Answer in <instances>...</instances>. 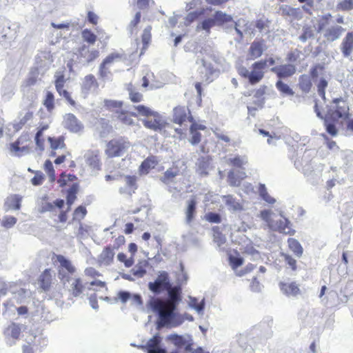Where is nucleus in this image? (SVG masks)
Returning a JSON list of instances; mask_svg holds the SVG:
<instances>
[{
    "instance_id": "nucleus-1",
    "label": "nucleus",
    "mask_w": 353,
    "mask_h": 353,
    "mask_svg": "<svg viewBox=\"0 0 353 353\" xmlns=\"http://www.w3.org/2000/svg\"><path fill=\"white\" fill-rule=\"evenodd\" d=\"M149 290L154 294L163 291L168 292V298L150 300L149 305L152 310L158 316L157 327H175L181 325L184 319L176 310L181 301L180 290L172 288L169 274L165 271H159L153 282H149Z\"/></svg>"
},
{
    "instance_id": "nucleus-2",
    "label": "nucleus",
    "mask_w": 353,
    "mask_h": 353,
    "mask_svg": "<svg viewBox=\"0 0 353 353\" xmlns=\"http://www.w3.org/2000/svg\"><path fill=\"white\" fill-rule=\"evenodd\" d=\"M128 112L135 117L144 116L145 119H142L143 125L155 132H161L167 125L161 115L143 105H133L129 108Z\"/></svg>"
},
{
    "instance_id": "nucleus-3",
    "label": "nucleus",
    "mask_w": 353,
    "mask_h": 353,
    "mask_svg": "<svg viewBox=\"0 0 353 353\" xmlns=\"http://www.w3.org/2000/svg\"><path fill=\"white\" fill-rule=\"evenodd\" d=\"M331 18V14H324L317 23V32L321 33L327 42L339 40L346 30L341 26L334 23Z\"/></svg>"
},
{
    "instance_id": "nucleus-4",
    "label": "nucleus",
    "mask_w": 353,
    "mask_h": 353,
    "mask_svg": "<svg viewBox=\"0 0 353 353\" xmlns=\"http://www.w3.org/2000/svg\"><path fill=\"white\" fill-rule=\"evenodd\" d=\"M130 146V142L124 139H113L108 143L105 152L109 157H121Z\"/></svg>"
},
{
    "instance_id": "nucleus-5",
    "label": "nucleus",
    "mask_w": 353,
    "mask_h": 353,
    "mask_svg": "<svg viewBox=\"0 0 353 353\" xmlns=\"http://www.w3.org/2000/svg\"><path fill=\"white\" fill-rule=\"evenodd\" d=\"M56 260L59 263L58 267V277L60 280H68L76 272V268L72 262L64 256H56Z\"/></svg>"
},
{
    "instance_id": "nucleus-6",
    "label": "nucleus",
    "mask_w": 353,
    "mask_h": 353,
    "mask_svg": "<svg viewBox=\"0 0 353 353\" xmlns=\"http://www.w3.org/2000/svg\"><path fill=\"white\" fill-rule=\"evenodd\" d=\"M281 219L279 221H273L270 224V229L279 232V233L293 236L296 233V230L292 228V223L291 221L284 216L283 211L279 212Z\"/></svg>"
},
{
    "instance_id": "nucleus-7",
    "label": "nucleus",
    "mask_w": 353,
    "mask_h": 353,
    "mask_svg": "<svg viewBox=\"0 0 353 353\" xmlns=\"http://www.w3.org/2000/svg\"><path fill=\"white\" fill-rule=\"evenodd\" d=\"M61 281L64 288L68 289L71 294L76 297L80 296L85 288L80 278L70 276L68 280H61Z\"/></svg>"
},
{
    "instance_id": "nucleus-8",
    "label": "nucleus",
    "mask_w": 353,
    "mask_h": 353,
    "mask_svg": "<svg viewBox=\"0 0 353 353\" xmlns=\"http://www.w3.org/2000/svg\"><path fill=\"white\" fill-rule=\"evenodd\" d=\"M266 65L267 61H256L252 65V70L250 71L248 78L250 84H256L263 78V69L265 68Z\"/></svg>"
},
{
    "instance_id": "nucleus-9",
    "label": "nucleus",
    "mask_w": 353,
    "mask_h": 353,
    "mask_svg": "<svg viewBox=\"0 0 353 353\" xmlns=\"http://www.w3.org/2000/svg\"><path fill=\"white\" fill-rule=\"evenodd\" d=\"M84 159L92 172L97 173L101 170V162L99 150H88L84 154Z\"/></svg>"
},
{
    "instance_id": "nucleus-10",
    "label": "nucleus",
    "mask_w": 353,
    "mask_h": 353,
    "mask_svg": "<svg viewBox=\"0 0 353 353\" xmlns=\"http://www.w3.org/2000/svg\"><path fill=\"white\" fill-rule=\"evenodd\" d=\"M161 338L159 334H156L145 345H141L139 347L145 349L147 353H167L166 350L161 346Z\"/></svg>"
},
{
    "instance_id": "nucleus-11",
    "label": "nucleus",
    "mask_w": 353,
    "mask_h": 353,
    "mask_svg": "<svg viewBox=\"0 0 353 353\" xmlns=\"http://www.w3.org/2000/svg\"><path fill=\"white\" fill-rule=\"evenodd\" d=\"M270 71L276 74L279 80L292 77L296 73V68L294 65L288 63L274 66Z\"/></svg>"
},
{
    "instance_id": "nucleus-12",
    "label": "nucleus",
    "mask_w": 353,
    "mask_h": 353,
    "mask_svg": "<svg viewBox=\"0 0 353 353\" xmlns=\"http://www.w3.org/2000/svg\"><path fill=\"white\" fill-rule=\"evenodd\" d=\"M192 120L193 117L190 114V111L187 108L179 106L173 110V121L175 123L181 125L186 121L192 122Z\"/></svg>"
},
{
    "instance_id": "nucleus-13",
    "label": "nucleus",
    "mask_w": 353,
    "mask_h": 353,
    "mask_svg": "<svg viewBox=\"0 0 353 353\" xmlns=\"http://www.w3.org/2000/svg\"><path fill=\"white\" fill-rule=\"evenodd\" d=\"M63 124L66 129L74 133L79 132L83 128L82 123L71 113L64 116Z\"/></svg>"
},
{
    "instance_id": "nucleus-14",
    "label": "nucleus",
    "mask_w": 353,
    "mask_h": 353,
    "mask_svg": "<svg viewBox=\"0 0 353 353\" xmlns=\"http://www.w3.org/2000/svg\"><path fill=\"white\" fill-rule=\"evenodd\" d=\"M335 111L333 117L337 119H346L349 115V106L347 103L341 98L334 99Z\"/></svg>"
},
{
    "instance_id": "nucleus-15",
    "label": "nucleus",
    "mask_w": 353,
    "mask_h": 353,
    "mask_svg": "<svg viewBox=\"0 0 353 353\" xmlns=\"http://www.w3.org/2000/svg\"><path fill=\"white\" fill-rule=\"evenodd\" d=\"M99 87L98 82L92 74L85 76L82 81L81 90L85 96L94 92Z\"/></svg>"
},
{
    "instance_id": "nucleus-16",
    "label": "nucleus",
    "mask_w": 353,
    "mask_h": 353,
    "mask_svg": "<svg viewBox=\"0 0 353 353\" xmlns=\"http://www.w3.org/2000/svg\"><path fill=\"white\" fill-rule=\"evenodd\" d=\"M122 178L123 179L125 185L119 188V193L121 194H127L132 195L137 189V177L135 176L126 175L122 176Z\"/></svg>"
},
{
    "instance_id": "nucleus-17",
    "label": "nucleus",
    "mask_w": 353,
    "mask_h": 353,
    "mask_svg": "<svg viewBox=\"0 0 353 353\" xmlns=\"http://www.w3.org/2000/svg\"><path fill=\"white\" fill-rule=\"evenodd\" d=\"M201 65L198 68V72L201 75L202 80L205 81H212L211 79L216 71L213 69L212 64L201 59L200 60Z\"/></svg>"
},
{
    "instance_id": "nucleus-18",
    "label": "nucleus",
    "mask_w": 353,
    "mask_h": 353,
    "mask_svg": "<svg viewBox=\"0 0 353 353\" xmlns=\"http://www.w3.org/2000/svg\"><path fill=\"white\" fill-rule=\"evenodd\" d=\"M222 201L231 212H241L243 210V204L231 194L222 196Z\"/></svg>"
},
{
    "instance_id": "nucleus-19",
    "label": "nucleus",
    "mask_w": 353,
    "mask_h": 353,
    "mask_svg": "<svg viewBox=\"0 0 353 353\" xmlns=\"http://www.w3.org/2000/svg\"><path fill=\"white\" fill-rule=\"evenodd\" d=\"M197 201L195 196L192 197L186 201V208L185 209V223L190 225L195 218L196 214Z\"/></svg>"
},
{
    "instance_id": "nucleus-20",
    "label": "nucleus",
    "mask_w": 353,
    "mask_h": 353,
    "mask_svg": "<svg viewBox=\"0 0 353 353\" xmlns=\"http://www.w3.org/2000/svg\"><path fill=\"white\" fill-rule=\"evenodd\" d=\"M23 197L19 194H11L8 196L4 203V210L8 212L9 210H19L21 206Z\"/></svg>"
},
{
    "instance_id": "nucleus-21",
    "label": "nucleus",
    "mask_w": 353,
    "mask_h": 353,
    "mask_svg": "<svg viewBox=\"0 0 353 353\" xmlns=\"http://www.w3.org/2000/svg\"><path fill=\"white\" fill-rule=\"evenodd\" d=\"M212 169L209 157H199L196 163V171L201 176H205Z\"/></svg>"
},
{
    "instance_id": "nucleus-22",
    "label": "nucleus",
    "mask_w": 353,
    "mask_h": 353,
    "mask_svg": "<svg viewBox=\"0 0 353 353\" xmlns=\"http://www.w3.org/2000/svg\"><path fill=\"white\" fill-rule=\"evenodd\" d=\"M190 340V334L179 335L177 334H170L165 338V341L178 349L183 347L184 344L187 343Z\"/></svg>"
},
{
    "instance_id": "nucleus-23",
    "label": "nucleus",
    "mask_w": 353,
    "mask_h": 353,
    "mask_svg": "<svg viewBox=\"0 0 353 353\" xmlns=\"http://www.w3.org/2000/svg\"><path fill=\"white\" fill-rule=\"evenodd\" d=\"M52 280V270L46 269L39 276L38 283L43 291H48Z\"/></svg>"
},
{
    "instance_id": "nucleus-24",
    "label": "nucleus",
    "mask_w": 353,
    "mask_h": 353,
    "mask_svg": "<svg viewBox=\"0 0 353 353\" xmlns=\"http://www.w3.org/2000/svg\"><path fill=\"white\" fill-rule=\"evenodd\" d=\"M341 49L345 57H348L353 50V32H348L343 39Z\"/></svg>"
},
{
    "instance_id": "nucleus-25",
    "label": "nucleus",
    "mask_w": 353,
    "mask_h": 353,
    "mask_svg": "<svg viewBox=\"0 0 353 353\" xmlns=\"http://www.w3.org/2000/svg\"><path fill=\"white\" fill-rule=\"evenodd\" d=\"M265 50L266 48L263 41H254L250 45L249 54L252 59H255L260 57Z\"/></svg>"
},
{
    "instance_id": "nucleus-26",
    "label": "nucleus",
    "mask_w": 353,
    "mask_h": 353,
    "mask_svg": "<svg viewBox=\"0 0 353 353\" xmlns=\"http://www.w3.org/2000/svg\"><path fill=\"white\" fill-rule=\"evenodd\" d=\"M28 140L27 136H21L16 141L13 142L10 145V149L12 151L17 153V156H19L20 154L19 152L21 153H28V148L27 146H21L20 147V145L23 143V141H26Z\"/></svg>"
},
{
    "instance_id": "nucleus-27",
    "label": "nucleus",
    "mask_w": 353,
    "mask_h": 353,
    "mask_svg": "<svg viewBox=\"0 0 353 353\" xmlns=\"http://www.w3.org/2000/svg\"><path fill=\"white\" fill-rule=\"evenodd\" d=\"M281 290L287 296H295L299 294L300 290L295 283H280Z\"/></svg>"
},
{
    "instance_id": "nucleus-28",
    "label": "nucleus",
    "mask_w": 353,
    "mask_h": 353,
    "mask_svg": "<svg viewBox=\"0 0 353 353\" xmlns=\"http://www.w3.org/2000/svg\"><path fill=\"white\" fill-rule=\"evenodd\" d=\"M179 170L177 169L170 168L168 169L163 175L160 177L161 181L166 185H169L175 181V178L179 175Z\"/></svg>"
},
{
    "instance_id": "nucleus-29",
    "label": "nucleus",
    "mask_w": 353,
    "mask_h": 353,
    "mask_svg": "<svg viewBox=\"0 0 353 353\" xmlns=\"http://www.w3.org/2000/svg\"><path fill=\"white\" fill-rule=\"evenodd\" d=\"M275 86L282 97H292L294 94L293 90L282 80H278Z\"/></svg>"
},
{
    "instance_id": "nucleus-30",
    "label": "nucleus",
    "mask_w": 353,
    "mask_h": 353,
    "mask_svg": "<svg viewBox=\"0 0 353 353\" xmlns=\"http://www.w3.org/2000/svg\"><path fill=\"white\" fill-rule=\"evenodd\" d=\"M288 244L290 250L294 252L296 257L300 258L303 253V248L301 243L295 239L289 238Z\"/></svg>"
},
{
    "instance_id": "nucleus-31",
    "label": "nucleus",
    "mask_w": 353,
    "mask_h": 353,
    "mask_svg": "<svg viewBox=\"0 0 353 353\" xmlns=\"http://www.w3.org/2000/svg\"><path fill=\"white\" fill-rule=\"evenodd\" d=\"M340 292L343 294V296L340 298L339 301L344 303H347L350 298L353 296V282H347L345 287L341 289Z\"/></svg>"
},
{
    "instance_id": "nucleus-32",
    "label": "nucleus",
    "mask_w": 353,
    "mask_h": 353,
    "mask_svg": "<svg viewBox=\"0 0 353 353\" xmlns=\"http://www.w3.org/2000/svg\"><path fill=\"white\" fill-rule=\"evenodd\" d=\"M189 305L191 308L194 309L199 314L203 315L205 305V298H203L200 302H198V299L196 298L190 296Z\"/></svg>"
},
{
    "instance_id": "nucleus-33",
    "label": "nucleus",
    "mask_w": 353,
    "mask_h": 353,
    "mask_svg": "<svg viewBox=\"0 0 353 353\" xmlns=\"http://www.w3.org/2000/svg\"><path fill=\"white\" fill-rule=\"evenodd\" d=\"M312 83L310 77L307 74H302L299 79V86L302 92L308 93L310 91Z\"/></svg>"
},
{
    "instance_id": "nucleus-34",
    "label": "nucleus",
    "mask_w": 353,
    "mask_h": 353,
    "mask_svg": "<svg viewBox=\"0 0 353 353\" xmlns=\"http://www.w3.org/2000/svg\"><path fill=\"white\" fill-rule=\"evenodd\" d=\"M212 231L214 243H216L220 250H224L222 246L226 242V237L220 232L219 228L217 226L213 227Z\"/></svg>"
},
{
    "instance_id": "nucleus-35",
    "label": "nucleus",
    "mask_w": 353,
    "mask_h": 353,
    "mask_svg": "<svg viewBox=\"0 0 353 353\" xmlns=\"http://www.w3.org/2000/svg\"><path fill=\"white\" fill-rule=\"evenodd\" d=\"M258 193L261 198L269 204H274L276 203V199L272 197L268 192L265 184L259 183L258 187Z\"/></svg>"
},
{
    "instance_id": "nucleus-36",
    "label": "nucleus",
    "mask_w": 353,
    "mask_h": 353,
    "mask_svg": "<svg viewBox=\"0 0 353 353\" xmlns=\"http://www.w3.org/2000/svg\"><path fill=\"white\" fill-rule=\"evenodd\" d=\"M11 292L14 296V299H15L19 303H23L25 300L30 296V294L29 290L21 288L16 290H12Z\"/></svg>"
},
{
    "instance_id": "nucleus-37",
    "label": "nucleus",
    "mask_w": 353,
    "mask_h": 353,
    "mask_svg": "<svg viewBox=\"0 0 353 353\" xmlns=\"http://www.w3.org/2000/svg\"><path fill=\"white\" fill-rule=\"evenodd\" d=\"M114 252L113 250L109 247L105 248L99 256V260L101 263L109 265L113 260Z\"/></svg>"
},
{
    "instance_id": "nucleus-38",
    "label": "nucleus",
    "mask_w": 353,
    "mask_h": 353,
    "mask_svg": "<svg viewBox=\"0 0 353 353\" xmlns=\"http://www.w3.org/2000/svg\"><path fill=\"white\" fill-rule=\"evenodd\" d=\"M48 199L47 195H44L41 199V201L39 203V212L40 213H45L46 212H52L54 210V205L49 202H46V201Z\"/></svg>"
},
{
    "instance_id": "nucleus-39",
    "label": "nucleus",
    "mask_w": 353,
    "mask_h": 353,
    "mask_svg": "<svg viewBox=\"0 0 353 353\" xmlns=\"http://www.w3.org/2000/svg\"><path fill=\"white\" fill-rule=\"evenodd\" d=\"M215 25L216 24L212 17L207 18L196 26V30H205L207 33H210V29Z\"/></svg>"
},
{
    "instance_id": "nucleus-40",
    "label": "nucleus",
    "mask_w": 353,
    "mask_h": 353,
    "mask_svg": "<svg viewBox=\"0 0 353 353\" xmlns=\"http://www.w3.org/2000/svg\"><path fill=\"white\" fill-rule=\"evenodd\" d=\"M266 88L267 87L265 85L261 86L254 92V97L256 99V100L254 101V103L259 108H262L264 105L265 98L263 96L265 93Z\"/></svg>"
},
{
    "instance_id": "nucleus-41",
    "label": "nucleus",
    "mask_w": 353,
    "mask_h": 353,
    "mask_svg": "<svg viewBox=\"0 0 353 353\" xmlns=\"http://www.w3.org/2000/svg\"><path fill=\"white\" fill-rule=\"evenodd\" d=\"M148 264V263L146 261L140 262L131 270L132 274L138 278L143 277L146 274L145 268L147 267Z\"/></svg>"
},
{
    "instance_id": "nucleus-42",
    "label": "nucleus",
    "mask_w": 353,
    "mask_h": 353,
    "mask_svg": "<svg viewBox=\"0 0 353 353\" xmlns=\"http://www.w3.org/2000/svg\"><path fill=\"white\" fill-rule=\"evenodd\" d=\"M21 333V328L19 325L12 323L5 330V334L8 336H11L14 339H17Z\"/></svg>"
},
{
    "instance_id": "nucleus-43",
    "label": "nucleus",
    "mask_w": 353,
    "mask_h": 353,
    "mask_svg": "<svg viewBox=\"0 0 353 353\" xmlns=\"http://www.w3.org/2000/svg\"><path fill=\"white\" fill-rule=\"evenodd\" d=\"M206 10H212L211 8H201L190 12L185 17V22L188 25L197 19L200 16L205 14Z\"/></svg>"
},
{
    "instance_id": "nucleus-44",
    "label": "nucleus",
    "mask_w": 353,
    "mask_h": 353,
    "mask_svg": "<svg viewBox=\"0 0 353 353\" xmlns=\"http://www.w3.org/2000/svg\"><path fill=\"white\" fill-rule=\"evenodd\" d=\"M78 191V185L77 184H72L67 192L66 201L69 207H70L74 202L77 196L76 194Z\"/></svg>"
},
{
    "instance_id": "nucleus-45",
    "label": "nucleus",
    "mask_w": 353,
    "mask_h": 353,
    "mask_svg": "<svg viewBox=\"0 0 353 353\" xmlns=\"http://www.w3.org/2000/svg\"><path fill=\"white\" fill-rule=\"evenodd\" d=\"M314 37V31L312 27L307 26L303 28V33L299 37V39L303 42H306L309 39Z\"/></svg>"
},
{
    "instance_id": "nucleus-46",
    "label": "nucleus",
    "mask_w": 353,
    "mask_h": 353,
    "mask_svg": "<svg viewBox=\"0 0 353 353\" xmlns=\"http://www.w3.org/2000/svg\"><path fill=\"white\" fill-rule=\"evenodd\" d=\"M212 19L216 24H219L230 21L231 17L221 11H216L212 16Z\"/></svg>"
},
{
    "instance_id": "nucleus-47",
    "label": "nucleus",
    "mask_w": 353,
    "mask_h": 353,
    "mask_svg": "<svg viewBox=\"0 0 353 353\" xmlns=\"http://www.w3.org/2000/svg\"><path fill=\"white\" fill-rule=\"evenodd\" d=\"M304 174L306 176L307 181L312 184H318L321 180V174L319 172H314L313 171L307 172L304 170Z\"/></svg>"
},
{
    "instance_id": "nucleus-48",
    "label": "nucleus",
    "mask_w": 353,
    "mask_h": 353,
    "mask_svg": "<svg viewBox=\"0 0 353 353\" xmlns=\"http://www.w3.org/2000/svg\"><path fill=\"white\" fill-rule=\"evenodd\" d=\"M81 34L83 39L90 44H94L97 40V36L88 29L83 30Z\"/></svg>"
},
{
    "instance_id": "nucleus-49",
    "label": "nucleus",
    "mask_w": 353,
    "mask_h": 353,
    "mask_svg": "<svg viewBox=\"0 0 353 353\" xmlns=\"http://www.w3.org/2000/svg\"><path fill=\"white\" fill-rule=\"evenodd\" d=\"M50 52L46 51H42L37 54V55L35 57L36 62L37 64H39L40 66L46 65V63H43L42 62L43 61H50Z\"/></svg>"
},
{
    "instance_id": "nucleus-50",
    "label": "nucleus",
    "mask_w": 353,
    "mask_h": 353,
    "mask_svg": "<svg viewBox=\"0 0 353 353\" xmlns=\"http://www.w3.org/2000/svg\"><path fill=\"white\" fill-rule=\"evenodd\" d=\"M327 84V81L324 78H321L317 84L318 94L323 100H325V88Z\"/></svg>"
},
{
    "instance_id": "nucleus-51",
    "label": "nucleus",
    "mask_w": 353,
    "mask_h": 353,
    "mask_svg": "<svg viewBox=\"0 0 353 353\" xmlns=\"http://www.w3.org/2000/svg\"><path fill=\"white\" fill-rule=\"evenodd\" d=\"M48 141L50 142V147L52 150L63 148L65 146L63 139L61 137L57 139L48 137Z\"/></svg>"
},
{
    "instance_id": "nucleus-52",
    "label": "nucleus",
    "mask_w": 353,
    "mask_h": 353,
    "mask_svg": "<svg viewBox=\"0 0 353 353\" xmlns=\"http://www.w3.org/2000/svg\"><path fill=\"white\" fill-rule=\"evenodd\" d=\"M336 9L341 11H348L353 9V0H343L338 3Z\"/></svg>"
},
{
    "instance_id": "nucleus-53",
    "label": "nucleus",
    "mask_w": 353,
    "mask_h": 353,
    "mask_svg": "<svg viewBox=\"0 0 353 353\" xmlns=\"http://www.w3.org/2000/svg\"><path fill=\"white\" fill-rule=\"evenodd\" d=\"M228 161L232 165L240 168L247 163V158L245 157L236 156L229 158Z\"/></svg>"
},
{
    "instance_id": "nucleus-54",
    "label": "nucleus",
    "mask_w": 353,
    "mask_h": 353,
    "mask_svg": "<svg viewBox=\"0 0 353 353\" xmlns=\"http://www.w3.org/2000/svg\"><path fill=\"white\" fill-rule=\"evenodd\" d=\"M273 214L272 211L270 210H263L260 212L259 217L267 223L269 228H270V224L272 223L273 219H271V216Z\"/></svg>"
},
{
    "instance_id": "nucleus-55",
    "label": "nucleus",
    "mask_w": 353,
    "mask_h": 353,
    "mask_svg": "<svg viewBox=\"0 0 353 353\" xmlns=\"http://www.w3.org/2000/svg\"><path fill=\"white\" fill-rule=\"evenodd\" d=\"M228 181L231 186L237 187L241 185V180L233 171H230L228 175Z\"/></svg>"
},
{
    "instance_id": "nucleus-56",
    "label": "nucleus",
    "mask_w": 353,
    "mask_h": 353,
    "mask_svg": "<svg viewBox=\"0 0 353 353\" xmlns=\"http://www.w3.org/2000/svg\"><path fill=\"white\" fill-rule=\"evenodd\" d=\"M87 214L86 208L84 206L80 205L74 212V220H77L80 222Z\"/></svg>"
},
{
    "instance_id": "nucleus-57",
    "label": "nucleus",
    "mask_w": 353,
    "mask_h": 353,
    "mask_svg": "<svg viewBox=\"0 0 353 353\" xmlns=\"http://www.w3.org/2000/svg\"><path fill=\"white\" fill-rule=\"evenodd\" d=\"M205 219L210 222L213 223H219L221 222V216L219 214L216 212H208L205 215Z\"/></svg>"
},
{
    "instance_id": "nucleus-58",
    "label": "nucleus",
    "mask_w": 353,
    "mask_h": 353,
    "mask_svg": "<svg viewBox=\"0 0 353 353\" xmlns=\"http://www.w3.org/2000/svg\"><path fill=\"white\" fill-rule=\"evenodd\" d=\"M17 219L12 216H5L3 218L2 225L6 228H11L13 227L16 223Z\"/></svg>"
},
{
    "instance_id": "nucleus-59",
    "label": "nucleus",
    "mask_w": 353,
    "mask_h": 353,
    "mask_svg": "<svg viewBox=\"0 0 353 353\" xmlns=\"http://www.w3.org/2000/svg\"><path fill=\"white\" fill-rule=\"evenodd\" d=\"M43 104L48 110L54 108V95L51 92L48 91L46 92Z\"/></svg>"
},
{
    "instance_id": "nucleus-60",
    "label": "nucleus",
    "mask_w": 353,
    "mask_h": 353,
    "mask_svg": "<svg viewBox=\"0 0 353 353\" xmlns=\"http://www.w3.org/2000/svg\"><path fill=\"white\" fill-rule=\"evenodd\" d=\"M244 252L251 256L253 260H256L260 258V254L252 245H247L244 249Z\"/></svg>"
},
{
    "instance_id": "nucleus-61",
    "label": "nucleus",
    "mask_w": 353,
    "mask_h": 353,
    "mask_svg": "<svg viewBox=\"0 0 353 353\" xmlns=\"http://www.w3.org/2000/svg\"><path fill=\"white\" fill-rule=\"evenodd\" d=\"M150 27H148L144 29L143 34H142V42L143 45V48H146L148 45L149 44L151 39L150 34Z\"/></svg>"
},
{
    "instance_id": "nucleus-62",
    "label": "nucleus",
    "mask_w": 353,
    "mask_h": 353,
    "mask_svg": "<svg viewBox=\"0 0 353 353\" xmlns=\"http://www.w3.org/2000/svg\"><path fill=\"white\" fill-rule=\"evenodd\" d=\"M44 165H45L46 172L48 174L49 177L50 178V180L52 181H54L55 180V174H54V170L52 162L50 160H47L45 162Z\"/></svg>"
},
{
    "instance_id": "nucleus-63",
    "label": "nucleus",
    "mask_w": 353,
    "mask_h": 353,
    "mask_svg": "<svg viewBox=\"0 0 353 353\" xmlns=\"http://www.w3.org/2000/svg\"><path fill=\"white\" fill-rule=\"evenodd\" d=\"M120 58L121 56L119 54L112 53L108 55L101 64L102 65V67L106 66L107 65L113 63L115 60L119 59Z\"/></svg>"
},
{
    "instance_id": "nucleus-64",
    "label": "nucleus",
    "mask_w": 353,
    "mask_h": 353,
    "mask_svg": "<svg viewBox=\"0 0 353 353\" xmlns=\"http://www.w3.org/2000/svg\"><path fill=\"white\" fill-rule=\"evenodd\" d=\"M191 139H190V142L192 145L198 144L201 141V134L200 132L196 131V130H190Z\"/></svg>"
}]
</instances>
